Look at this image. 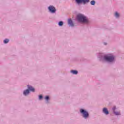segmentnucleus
I'll use <instances>...</instances> for the list:
<instances>
[{"instance_id":"ddd939ff","label":"nucleus","mask_w":124,"mask_h":124,"mask_svg":"<svg viewBox=\"0 0 124 124\" xmlns=\"http://www.w3.org/2000/svg\"><path fill=\"white\" fill-rule=\"evenodd\" d=\"M58 26L59 27H62L63 26V21H60L58 22Z\"/></svg>"},{"instance_id":"6e6552de","label":"nucleus","mask_w":124,"mask_h":124,"mask_svg":"<svg viewBox=\"0 0 124 124\" xmlns=\"http://www.w3.org/2000/svg\"><path fill=\"white\" fill-rule=\"evenodd\" d=\"M31 93V92L29 90H28V88L26 90H25L23 92V95H25V96H27V95H29Z\"/></svg>"},{"instance_id":"423d86ee","label":"nucleus","mask_w":124,"mask_h":124,"mask_svg":"<svg viewBox=\"0 0 124 124\" xmlns=\"http://www.w3.org/2000/svg\"><path fill=\"white\" fill-rule=\"evenodd\" d=\"M27 89L29 91V92H31L32 93H34L35 92V89L33 88V87L31 86V85H27Z\"/></svg>"},{"instance_id":"9d476101","label":"nucleus","mask_w":124,"mask_h":124,"mask_svg":"<svg viewBox=\"0 0 124 124\" xmlns=\"http://www.w3.org/2000/svg\"><path fill=\"white\" fill-rule=\"evenodd\" d=\"M45 99L46 100V104L49 103V101L50 100V96L46 95L45 97Z\"/></svg>"},{"instance_id":"4468645a","label":"nucleus","mask_w":124,"mask_h":124,"mask_svg":"<svg viewBox=\"0 0 124 124\" xmlns=\"http://www.w3.org/2000/svg\"><path fill=\"white\" fill-rule=\"evenodd\" d=\"M9 42V39L6 38L3 40L4 44H7Z\"/></svg>"},{"instance_id":"a211bd4d","label":"nucleus","mask_w":124,"mask_h":124,"mask_svg":"<svg viewBox=\"0 0 124 124\" xmlns=\"http://www.w3.org/2000/svg\"><path fill=\"white\" fill-rule=\"evenodd\" d=\"M104 45L106 46L107 45V43H104Z\"/></svg>"},{"instance_id":"39448f33","label":"nucleus","mask_w":124,"mask_h":124,"mask_svg":"<svg viewBox=\"0 0 124 124\" xmlns=\"http://www.w3.org/2000/svg\"><path fill=\"white\" fill-rule=\"evenodd\" d=\"M67 24L68 26H69V27H71V28H74V27H75V24H74V23L71 18L68 19Z\"/></svg>"},{"instance_id":"9b49d317","label":"nucleus","mask_w":124,"mask_h":124,"mask_svg":"<svg viewBox=\"0 0 124 124\" xmlns=\"http://www.w3.org/2000/svg\"><path fill=\"white\" fill-rule=\"evenodd\" d=\"M114 16L116 19L120 18V14L118 12H115L114 13Z\"/></svg>"},{"instance_id":"2eb2a0df","label":"nucleus","mask_w":124,"mask_h":124,"mask_svg":"<svg viewBox=\"0 0 124 124\" xmlns=\"http://www.w3.org/2000/svg\"><path fill=\"white\" fill-rule=\"evenodd\" d=\"M91 5H95V1L94 0H92L90 2Z\"/></svg>"},{"instance_id":"f8f14e48","label":"nucleus","mask_w":124,"mask_h":124,"mask_svg":"<svg viewBox=\"0 0 124 124\" xmlns=\"http://www.w3.org/2000/svg\"><path fill=\"white\" fill-rule=\"evenodd\" d=\"M113 114L115 116H121V112L118 111H114Z\"/></svg>"},{"instance_id":"f03ea898","label":"nucleus","mask_w":124,"mask_h":124,"mask_svg":"<svg viewBox=\"0 0 124 124\" xmlns=\"http://www.w3.org/2000/svg\"><path fill=\"white\" fill-rule=\"evenodd\" d=\"M76 20L78 23H81V24H88L90 23L89 18L82 14H78L76 16Z\"/></svg>"},{"instance_id":"7ed1b4c3","label":"nucleus","mask_w":124,"mask_h":124,"mask_svg":"<svg viewBox=\"0 0 124 124\" xmlns=\"http://www.w3.org/2000/svg\"><path fill=\"white\" fill-rule=\"evenodd\" d=\"M79 112L84 120H88V119L90 118V113L86 109L80 108L79 109Z\"/></svg>"},{"instance_id":"f3484780","label":"nucleus","mask_w":124,"mask_h":124,"mask_svg":"<svg viewBox=\"0 0 124 124\" xmlns=\"http://www.w3.org/2000/svg\"><path fill=\"white\" fill-rule=\"evenodd\" d=\"M117 109V107L116 106H114L112 108V112H115L116 111V109Z\"/></svg>"},{"instance_id":"f257e3e1","label":"nucleus","mask_w":124,"mask_h":124,"mask_svg":"<svg viewBox=\"0 0 124 124\" xmlns=\"http://www.w3.org/2000/svg\"><path fill=\"white\" fill-rule=\"evenodd\" d=\"M100 62H106L108 64H113L116 62V56L112 54L101 55L99 57Z\"/></svg>"},{"instance_id":"1a4fd4ad","label":"nucleus","mask_w":124,"mask_h":124,"mask_svg":"<svg viewBox=\"0 0 124 124\" xmlns=\"http://www.w3.org/2000/svg\"><path fill=\"white\" fill-rule=\"evenodd\" d=\"M70 73L73 74L74 75H77L78 74V71L76 70H72L70 71Z\"/></svg>"},{"instance_id":"0eeeda50","label":"nucleus","mask_w":124,"mask_h":124,"mask_svg":"<svg viewBox=\"0 0 124 124\" xmlns=\"http://www.w3.org/2000/svg\"><path fill=\"white\" fill-rule=\"evenodd\" d=\"M102 113L103 114H105V115H109V110H108V108H104L102 109Z\"/></svg>"},{"instance_id":"dca6fc26","label":"nucleus","mask_w":124,"mask_h":124,"mask_svg":"<svg viewBox=\"0 0 124 124\" xmlns=\"http://www.w3.org/2000/svg\"><path fill=\"white\" fill-rule=\"evenodd\" d=\"M38 98H39V100H42L43 99V95H39Z\"/></svg>"},{"instance_id":"20e7f679","label":"nucleus","mask_w":124,"mask_h":124,"mask_svg":"<svg viewBox=\"0 0 124 124\" xmlns=\"http://www.w3.org/2000/svg\"><path fill=\"white\" fill-rule=\"evenodd\" d=\"M47 9L50 13L52 14H54L57 12V9H56V7H55L53 5H50L48 7Z\"/></svg>"}]
</instances>
